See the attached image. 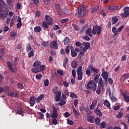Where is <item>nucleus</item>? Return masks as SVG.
Listing matches in <instances>:
<instances>
[{"instance_id": "obj_47", "label": "nucleus", "mask_w": 129, "mask_h": 129, "mask_svg": "<svg viewBox=\"0 0 129 129\" xmlns=\"http://www.w3.org/2000/svg\"><path fill=\"white\" fill-rule=\"evenodd\" d=\"M56 72H57V74H58L59 75H60V76H64V72H63V71L57 70Z\"/></svg>"}, {"instance_id": "obj_57", "label": "nucleus", "mask_w": 129, "mask_h": 129, "mask_svg": "<svg viewBox=\"0 0 129 129\" xmlns=\"http://www.w3.org/2000/svg\"><path fill=\"white\" fill-rule=\"evenodd\" d=\"M86 74L87 75V76H91V72H90V70H87L86 71Z\"/></svg>"}, {"instance_id": "obj_8", "label": "nucleus", "mask_w": 129, "mask_h": 129, "mask_svg": "<svg viewBox=\"0 0 129 129\" xmlns=\"http://www.w3.org/2000/svg\"><path fill=\"white\" fill-rule=\"evenodd\" d=\"M102 73L101 75V76H102L103 79H104V81L105 83H108V81H107L108 80V76L109 75V74L107 73V72H105V69H102Z\"/></svg>"}, {"instance_id": "obj_22", "label": "nucleus", "mask_w": 129, "mask_h": 129, "mask_svg": "<svg viewBox=\"0 0 129 129\" xmlns=\"http://www.w3.org/2000/svg\"><path fill=\"white\" fill-rule=\"evenodd\" d=\"M60 99H61V92H58L55 97L56 102L60 101Z\"/></svg>"}, {"instance_id": "obj_52", "label": "nucleus", "mask_w": 129, "mask_h": 129, "mask_svg": "<svg viewBox=\"0 0 129 129\" xmlns=\"http://www.w3.org/2000/svg\"><path fill=\"white\" fill-rule=\"evenodd\" d=\"M72 74L74 78H76V71L75 70H72Z\"/></svg>"}, {"instance_id": "obj_2", "label": "nucleus", "mask_w": 129, "mask_h": 129, "mask_svg": "<svg viewBox=\"0 0 129 129\" xmlns=\"http://www.w3.org/2000/svg\"><path fill=\"white\" fill-rule=\"evenodd\" d=\"M78 17L82 19V18H85L86 17V8L85 6H81L77 10Z\"/></svg>"}, {"instance_id": "obj_56", "label": "nucleus", "mask_w": 129, "mask_h": 129, "mask_svg": "<svg viewBox=\"0 0 129 129\" xmlns=\"http://www.w3.org/2000/svg\"><path fill=\"white\" fill-rule=\"evenodd\" d=\"M17 114H20V115L21 114H23V109L20 108L19 110H18L17 112Z\"/></svg>"}, {"instance_id": "obj_60", "label": "nucleus", "mask_w": 129, "mask_h": 129, "mask_svg": "<svg viewBox=\"0 0 129 129\" xmlns=\"http://www.w3.org/2000/svg\"><path fill=\"white\" fill-rule=\"evenodd\" d=\"M23 26V24H22V22H18L17 24V28L20 29V28H21V27Z\"/></svg>"}, {"instance_id": "obj_38", "label": "nucleus", "mask_w": 129, "mask_h": 129, "mask_svg": "<svg viewBox=\"0 0 129 129\" xmlns=\"http://www.w3.org/2000/svg\"><path fill=\"white\" fill-rule=\"evenodd\" d=\"M106 127V122L103 121L100 123V128H104Z\"/></svg>"}, {"instance_id": "obj_46", "label": "nucleus", "mask_w": 129, "mask_h": 129, "mask_svg": "<svg viewBox=\"0 0 129 129\" xmlns=\"http://www.w3.org/2000/svg\"><path fill=\"white\" fill-rule=\"evenodd\" d=\"M70 97L72 98H78V96H77L75 93H72L70 94Z\"/></svg>"}, {"instance_id": "obj_43", "label": "nucleus", "mask_w": 129, "mask_h": 129, "mask_svg": "<svg viewBox=\"0 0 129 129\" xmlns=\"http://www.w3.org/2000/svg\"><path fill=\"white\" fill-rule=\"evenodd\" d=\"M122 115H123V113L119 112L116 115V117H117V118H121L122 117Z\"/></svg>"}, {"instance_id": "obj_63", "label": "nucleus", "mask_w": 129, "mask_h": 129, "mask_svg": "<svg viewBox=\"0 0 129 129\" xmlns=\"http://www.w3.org/2000/svg\"><path fill=\"white\" fill-rule=\"evenodd\" d=\"M18 86L20 89H24V85L22 83H19L18 84Z\"/></svg>"}, {"instance_id": "obj_20", "label": "nucleus", "mask_w": 129, "mask_h": 129, "mask_svg": "<svg viewBox=\"0 0 129 129\" xmlns=\"http://www.w3.org/2000/svg\"><path fill=\"white\" fill-rule=\"evenodd\" d=\"M98 85H99L100 87L103 88V85H104V83L103 82V80H102V78L100 77L98 79Z\"/></svg>"}, {"instance_id": "obj_40", "label": "nucleus", "mask_w": 129, "mask_h": 129, "mask_svg": "<svg viewBox=\"0 0 129 129\" xmlns=\"http://www.w3.org/2000/svg\"><path fill=\"white\" fill-rule=\"evenodd\" d=\"M122 79H123V80H126V79H128L129 78V74H125V75H123L121 76Z\"/></svg>"}, {"instance_id": "obj_55", "label": "nucleus", "mask_w": 129, "mask_h": 129, "mask_svg": "<svg viewBox=\"0 0 129 129\" xmlns=\"http://www.w3.org/2000/svg\"><path fill=\"white\" fill-rule=\"evenodd\" d=\"M64 104H66V101L61 99L59 103V106H62L64 105Z\"/></svg>"}, {"instance_id": "obj_53", "label": "nucleus", "mask_w": 129, "mask_h": 129, "mask_svg": "<svg viewBox=\"0 0 129 129\" xmlns=\"http://www.w3.org/2000/svg\"><path fill=\"white\" fill-rule=\"evenodd\" d=\"M95 121L96 124L98 125L100 123V119L98 117H97L96 118Z\"/></svg>"}, {"instance_id": "obj_27", "label": "nucleus", "mask_w": 129, "mask_h": 129, "mask_svg": "<svg viewBox=\"0 0 129 129\" xmlns=\"http://www.w3.org/2000/svg\"><path fill=\"white\" fill-rule=\"evenodd\" d=\"M44 97H45V96L44 95V94H42V95L39 96L38 97H37L36 98L37 103H39V102H40L41 101V100H43Z\"/></svg>"}, {"instance_id": "obj_14", "label": "nucleus", "mask_w": 129, "mask_h": 129, "mask_svg": "<svg viewBox=\"0 0 129 129\" xmlns=\"http://www.w3.org/2000/svg\"><path fill=\"white\" fill-rule=\"evenodd\" d=\"M50 48L52 49V48H54L55 50L58 48V43L56 41H53L50 43Z\"/></svg>"}, {"instance_id": "obj_28", "label": "nucleus", "mask_w": 129, "mask_h": 129, "mask_svg": "<svg viewBox=\"0 0 129 129\" xmlns=\"http://www.w3.org/2000/svg\"><path fill=\"white\" fill-rule=\"evenodd\" d=\"M39 72L44 71L46 69V66L44 64H39L38 67Z\"/></svg>"}, {"instance_id": "obj_7", "label": "nucleus", "mask_w": 129, "mask_h": 129, "mask_svg": "<svg viewBox=\"0 0 129 129\" xmlns=\"http://www.w3.org/2000/svg\"><path fill=\"white\" fill-rule=\"evenodd\" d=\"M101 27L98 26L97 25H94L93 27L92 32L93 35H100L101 33Z\"/></svg>"}, {"instance_id": "obj_44", "label": "nucleus", "mask_w": 129, "mask_h": 129, "mask_svg": "<svg viewBox=\"0 0 129 129\" xmlns=\"http://www.w3.org/2000/svg\"><path fill=\"white\" fill-rule=\"evenodd\" d=\"M110 99H111L112 100H113V101H114V102H116L117 100V98H116V97H115L114 96V95L112 94L110 96Z\"/></svg>"}, {"instance_id": "obj_18", "label": "nucleus", "mask_w": 129, "mask_h": 129, "mask_svg": "<svg viewBox=\"0 0 129 129\" xmlns=\"http://www.w3.org/2000/svg\"><path fill=\"white\" fill-rule=\"evenodd\" d=\"M7 63L10 71H11V72H15L14 69H13V62H12V61H11L8 60L7 61Z\"/></svg>"}, {"instance_id": "obj_4", "label": "nucleus", "mask_w": 129, "mask_h": 129, "mask_svg": "<svg viewBox=\"0 0 129 129\" xmlns=\"http://www.w3.org/2000/svg\"><path fill=\"white\" fill-rule=\"evenodd\" d=\"M87 88L88 89H90V90H91L92 91H95L96 90V88H97L96 82H95L94 80L89 81Z\"/></svg>"}, {"instance_id": "obj_36", "label": "nucleus", "mask_w": 129, "mask_h": 129, "mask_svg": "<svg viewBox=\"0 0 129 129\" xmlns=\"http://www.w3.org/2000/svg\"><path fill=\"white\" fill-rule=\"evenodd\" d=\"M49 25L46 21H43L42 23V27L44 28V29H49Z\"/></svg>"}, {"instance_id": "obj_45", "label": "nucleus", "mask_w": 129, "mask_h": 129, "mask_svg": "<svg viewBox=\"0 0 129 129\" xmlns=\"http://www.w3.org/2000/svg\"><path fill=\"white\" fill-rule=\"evenodd\" d=\"M17 35V32L16 31H13L11 32L10 35L12 38H15L16 35Z\"/></svg>"}, {"instance_id": "obj_32", "label": "nucleus", "mask_w": 129, "mask_h": 129, "mask_svg": "<svg viewBox=\"0 0 129 129\" xmlns=\"http://www.w3.org/2000/svg\"><path fill=\"white\" fill-rule=\"evenodd\" d=\"M70 42V38L66 36L63 40L64 45H67L68 44H69Z\"/></svg>"}, {"instance_id": "obj_41", "label": "nucleus", "mask_w": 129, "mask_h": 129, "mask_svg": "<svg viewBox=\"0 0 129 129\" xmlns=\"http://www.w3.org/2000/svg\"><path fill=\"white\" fill-rule=\"evenodd\" d=\"M73 111L75 114V115H76V116H79V113L78 112V111H77L76 109H75V108H74V107H73Z\"/></svg>"}, {"instance_id": "obj_64", "label": "nucleus", "mask_w": 129, "mask_h": 129, "mask_svg": "<svg viewBox=\"0 0 129 129\" xmlns=\"http://www.w3.org/2000/svg\"><path fill=\"white\" fill-rule=\"evenodd\" d=\"M36 79H39V80H40V79H41V78H42V74H37L36 75Z\"/></svg>"}, {"instance_id": "obj_23", "label": "nucleus", "mask_w": 129, "mask_h": 129, "mask_svg": "<svg viewBox=\"0 0 129 129\" xmlns=\"http://www.w3.org/2000/svg\"><path fill=\"white\" fill-rule=\"evenodd\" d=\"M72 27H73L74 30L77 32H79V31H80V27H79V26H78V25L77 24H73L72 25Z\"/></svg>"}, {"instance_id": "obj_34", "label": "nucleus", "mask_w": 129, "mask_h": 129, "mask_svg": "<svg viewBox=\"0 0 129 129\" xmlns=\"http://www.w3.org/2000/svg\"><path fill=\"white\" fill-rule=\"evenodd\" d=\"M112 32L113 33L115 36H116L117 34H118V31H117V30H116V27H112Z\"/></svg>"}, {"instance_id": "obj_9", "label": "nucleus", "mask_w": 129, "mask_h": 129, "mask_svg": "<svg viewBox=\"0 0 129 129\" xmlns=\"http://www.w3.org/2000/svg\"><path fill=\"white\" fill-rule=\"evenodd\" d=\"M124 13L121 14V16L122 18L125 19V18H127L129 16V7H125L123 8Z\"/></svg>"}, {"instance_id": "obj_51", "label": "nucleus", "mask_w": 129, "mask_h": 129, "mask_svg": "<svg viewBox=\"0 0 129 129\" xmlns=\"http://www.w3.org/2000/svg\"><path fill=\"white\" fill-rule=\"evenodd\" d=\"M44 86L47 87L49 85V80L46 79L44 81Z\"/></svg>"}, {"instance_id": "obj_16", "label": "nucleus", "mask_w": 129, "mask_h": 129, "mask_svg": "<svg viewBox=\"0 0 129 129\" xmlns=\"http://www.w3.org/2000/svg\"><path fill=\"white\" fill-rule=\"evenodd\" d=\"M90 48V43L89 42H86V45L83 46L81 47V49H83V52H86L87 51V49H89Z\"/></svg>"}, {"instance_id": "obj_6", "label": "nucleus", "mask_w": 129, "mask_h": 129, "mask_svg": "<svg viewBox=\"0 0 129 129\" xmlns=\"http://www.w3.org/2000/svg\"><path fill=\"white\" fill-rule=\"evenodd\" d=\"M41 62L40 61H36L33 63V68L31 69L32 72L33 73H39V66H40Z\"/></svg>"}, {"instance_id": "obj_49", "label": "nucleus", "mask_w": 129, "mask_h": 129, "mask_svg": "<svg viewBox=\"0 0 129 129\" xmlns=\"http://www.w3.org/2000/svg\"><path fill=\"white\" fill-rule=\"evenodd\" d=\"M65 51L67 53V54H69V53L70 52V46H67V47H66L65 49Z\"/></svg>"}, {"instance_id": "obj_15", "label": "nucleus", "mask_w": 129, "mask_h": 129, "mask_svg": "<svg viewBox=\"0 0 129 129\" xmlns=\"http://www.w3.org/2000/svg\"><path fill=\"white\" fill-rule=\"evenodd\" d=\"M29 104L30 106H34L36 104V97L31 96L30 97Z\"/></svg>"}, {"instance_id": "obj_62", "label": "nucleus", "mask_w": 129, "mask_h": 129, "mask_svg": "<svg viewBox=\"0 0 129 129\" xmlns=\"http://www.w3.org/2000/svg\"><path fill=\"white\" fill-rule=\"evenodd\" d=\"M38 114L40 115V119L44 118V113H43V112H39Z\"/></svg>"}, {"instance_id": "obj_11", "label": "nucleus", "mask_w": 129, "mask_h": 129, "mask_svg": "<svg viewBox=\"0 0 129 129\" xmlns=\"http://www.w3.org/2000/svg\"><path fill=\"white\" fill-rule=\"evenodd\" d=\"M45 19L48 25H49V26H51V25H53V22L54 21V20L52 19V18H51L50 16L45 15Z\"/></svg>"}, {"instance_id": "obj_42", "label": "nucleus", "mask_w": 129, "mask_h": 129, "mask_svg": "<svg viewBox=\"0 0 129 129\" xmlns=\"http://www.w3.org/2000/svg\"><path fill=\"white\" fill-rule=\"evenodd\" d=\"M71 52V56L73 58H74L75 57H76V56H77V52H76V51H74V50H72Z\"/></svg>"}, {"instance_id": "obj_33", "label": "nucleus", "mask_w": 129, "mask_h": 129, "mask_svg": "<svg viewBox=\"0 0 129 129\" xmlns=\"http://www.w3.org/2000/svg\"><path fill=\"white\" fill-rule=\"evenodd\" d=\"M99 76H100V74H96V75H94V76H93L94 77V80L95 82H98V79H99Z\"/></svg>"}, {"instance_id": "obj_48", "label": "nucleus", "mask_w": 129, "mask_h": 129, "mask_svg": "<svg viewBox=\"0 0 129 129\" xmlns=\"http://www.w3.org/2000/svg\"><path fill=\"white\" fill-rule=\"evenodd\" d=\"M67 122H68V124H69L70 125H73L74 124V121L70 119H68Z\"/></svg>"}, {"instance_id": "obj_59", "label": "nucleus", "mask_w": 129, "mask_h": 129, "mask_svg": "<svg viewBox=\"0 0 129 129\" xmlns=\"http://www.w3.org/2000/svg\"><path fill=\"white\" fill-rule=\"evenodd\" d=\"M52 122V124H54V125H56L57 123H58V121L57 120V119H53Z\"/></svg>"}, {"instance_id": "obj_10", "label": "nucleus", "mask_w": 129, "mask_h": 129, "mask_svg": "<svg viewBox=\"0 0 129 129\" xmlns=\"http://www.w3.org/2000/svg\"><path fill=\"white\" fill-rule=\"evenodd\" d=\"M53 112L51 114V117L52 118H57L58 117V111L57 108H56L54 104L52 105Z\"/></svg>"}, {"instance_id": "obj_37", "label": "nucleus", "mask_w": 129, "mask_h": 129, "mask_svg": "<svg viewBox=\"0 0 129 129\" xmlns=\"http://www.w3.org/2000/svg\"><path fill=\"white\" fill-rule=\"evenodd\" d=\"M35 53H34V50H32L28 53V58H31V57H34Z\"/></svg>"}, {"instance_id": "obj_17", "label": "nucleus", "mask_w": 129, "mask_h": 129, "mask_svg": "<svg viewBox=\"0 0 129 129\" xmlns=\"http://www.w3.org/2000/svg\"><path fill=\"white\" fill-rule=\"evenodd\" d=\"M99 108H96L94 110V112L97 115H98V116H99V117L102 116V113H101V111H100V110H99V109H98Z\"/></svg>"}, {"instance_id": "obj_21", "label": "nucleus", "mask_w": 129, "mask_h": 129, "mask_svg": "<svg viewBox=\"0 0 129 129\" xmlns=\"http://www.w3.org/2000/svg\"><path fill=\"white\" fill-rule=\"evenodd\" d=\"M122 95L123 97L124 102L128 103L129 102V96L127 95L124 93H122Z\"/></svg>"}, {"instance_id": "obj_30", "label": "nucleus", "mask_w": 129, "mask_h": 129, "mask_svg": "<svg viewBox=\"0 0 129 129\" xmlns=\"http://www.w3.org/2000/svg\"><path fill=\"white\" fill-rule=\"evenodd\" d=\"M118 8H119V6L112 5L108 7V10H109L110 11H111L112 10H117Z\"/></svg>"}, {"instance_id": "obj_29", "label": "nucleus", "mask_w": 129, "mask_h": 129, "mask_svg": "<svg viewBox=\"0 0 129 129\" xmlns=\"http://www.w3.org/2000/svg\"><path fill=\"white\" fill-rule=\"evenodd\" d=\"M42 30V28H41V27L40 26H36L34 28V31L35 33H40Z\"/></svg>"}, {"instance_id": "obj_19", "label": "nucleus", "mask_w": 129, "mask_h": 129, "mask_svg": "<svg viewBox=\"0 0 129 129\" xmlns=\"http://www.w3.org/2000/svg\"><path fill=\"white\" fill-rule=\"evenodd\" d=\"M87 120L89 122H91V123H93L94 122V116L91 115L88 116Z\"/></svg>"}, {"instance_id": "obj_5", "label": "nucleus", "mask_w": 129, "mask_h": 129, "mask_svg": "<svg viewBox=\"0 0 129 129\" xmlns=\"http://www.w3.org/2000/svg\"><path fill=\"white\" fill-rule=\"evenodd\" d=\"M76 72L78 75V80H79V81H81V80H82V78H83V74L84 73L82 70V66H80L77 69Z\"/></svg>"}, {"instance_id": "obj_31", "label": "nucleus", "mask_w": 129, "mask_h": 129, "mask_svg": "<svg viewBox=\"0 0 129 129\" xmlns=\"http://www.w3.org/2000/svg\"><path fill=\"white\" fill-rule=\"evenodd\" d=\"M118 21V18H117L116 17H113L111 20V23L112 25H114V24H116L117 21Z\"/></svg>"}, {"instance_id": "obj_12", "label": "nucleus", "mask_w": 129, "mask_h": 129, "mask_svg": "<svg viewBox=\"0 0 129 129\" xmlns=\"http://www.w3.org/2000/svg\"><path fill=\"white\" fill-rule=\"evenodd\" d=\"M97 105V99H95L93 100L92 104L90 105V109L91 110H93L96 107Z\"/></svg>"}, {"instance_id": "obj_26", "label": "nucleus", "mask_w": 129, "mask_h": 129, "mask_svg": "<svg viewBox=\"0 0 129 129\" xmlns=\"http://www.w3.org/2000/svg\"><path fill=\"white\" fill-rule=\"evenodd\" d=\"M71 66L73 69L77 68V61L76 60H73L71 62Z\"/></svg>"}, {"instance_id": "obj_50", "label": "nucleus", "mask_w": 129, "mask_h": 129, "mask_svg": "<svg viewBox=\"0 0 129 129\" xmlns=\"http://www.w3.org/2000/svg\"><path fill=\"white\" fill-rule=\"evenodd\" d=\"M69 21V19L68 18H66V19H62L60 20V23H62L63 24L65 23H67Z\"/></svg>"}, {"instance_id": "obj_58", "label": "nucleus", "mask_w": 129, "mask_h": 129, "mask_svg": "<svg viewBox=\"0 0 129 129\" xmlns=\"http://www.w3.org/2000/svg\"><path fill=\"white\" fill-rule=\"evenodd\" d=\"M107 81L108 82H109V84H110V85H111L113 83V80H112V79H111V78H109L108 79Z\"/></svg>"}, {"instance_id": "obj_39", "label": "nucleus", "mask_w": 129, "mask_h": 129, "mask_svg": "<svg viewBox=\"0 0 129 129\" xmlns=\"http://www.w3.org/2000/svg\"><path fill=\"white\" fill-rule=\"evenodd\" d=\"M67 63H68V58H64L63 62V67L64 68H66V65H67Z\"/></svg>"}, {"instance_id": "obj_54", "label": "nucleus", "mask_w": 129, "mask_h": 129, "mask_svg": "<svg viewBox=\"0 0 129 129\" xmlns=\"http://www.w3.org/2000/svg\"><path fill=\"white\" fill-rule=\"evenodd\" d=\"M83 39L84 40H85V41H90V37L87 35L84 36Z\"/></svg>"}, {"instance_id": "obj_24", "label": "nucleus", "mask_w": 129, "mask_h": 129, "mask_svg": "<svg viewBox=\"0 0 129 129\" xmlns=\"http://www.w3.org/2000/svg\"><path fill=\"white\" fill-rule=\"evenodd\" d=\"M92 71L93 72L92 76H94V75H96V74H99V70L95 68H93V69H92Z\"/></svg>"}, {"instance_id": "obj_3", "label": "nucleus", "mask_w": 129, "mask_h": 129, "mask_svg": "<svg viewBox=\"0 0 129 129\" xmlns=\"http://www.w3.org/2000/svg\"><path fill=\"white\" fill-rule=\"evenodd\" d=\"M85 31V34L87 36H89V37H91V38L93 37V31H92V29L90 27H88L87 28V26H84L83 27L81 32L83 33Z\"/></svg>"}, {"instance_id": "obj_35", "label": "nucleus", "mask_w": 129, "mask_h": 129, "mask_svg": "<svg viewBox=\"0 0 129 129\" xmlns=\"http://www.w3.org/2000/svg\"><path fill=\"white\" fill-rule=\"evenodd\" d=\"M26 50L27 52H30V51L32 50V46H31V44L30 43H28L26 45Z\"/></svg>"}, {"instance_id": "obj_25", "label": "nucleus", "mask_w": 129, "mask_h": 129, "mask_svg": "<svg viewBox=\"0 0 129 129\" xmlns=\"http://www.w3.org/2000/svg\"><path fill=\"white\" fill-rule=\"evenodd\" d=\"M103 104L106 107L110 109V103L107 100H106L103 102Z\"/></svg>"}, {"instance_id": "obj_13", "label": "nucleus", "mask_w": 129, "mask_h": 129, "mask_svg": "<svg viewBox=\"0 0 129 129\" xmlns=\"http://www.w3.org/2000/svg\"><path fill=\"white\" fill-rule=\"evenodd\" d=\"M55 12L57 13L58 16H60L62 17V14H61V8H60V5L59 4H56L55 5Z\"/></svg>"}, {"instance_id": "obj_1", "label": "nucleus", "mask_w": 129, "mask_h": 129, "mask_svg": "<svg viewBox=\"0 0 129 129\" xmlns=\"http://www.w3.org/2000/svg\"><path fill=\"white\" fill-rule=\"evenodd\" d=\"M6 9H8V5L4 0H0V20H5L8 17L9 11Z\"/></svg>"}, {"instance_id": "obj_61", "label": "nucleus", "mask_w": 129, "mask_h": 129, "mask_svg": "<svg viewBox=\"0 0 129 129\" xmlns=\"http://www.w3.org/2000/svg\"><path fill=\"white\" fill-rule=\"evenodd\" d=\"M124 28V25H122L121 27H119L117 29L118 32H121L122 31V29Z\"/></svg>"}]
</instances>
